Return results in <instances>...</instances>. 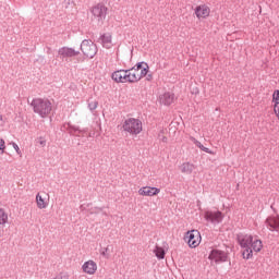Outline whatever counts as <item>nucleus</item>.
<instances>
[{
	"label": "nucleus",
	"instance_id": "nucleus-1",
	"mask_svg": "<svg viewBox=\"0 0 279 279\" xmlns=\"http://www.w3.org/2000/svg\"><path fill=\"white\" fill-rule=\"evenodd\" d=\"M238 242L243 248L242 255L245 259L252 258L253 252L258 253L263 248V242L257 236L251 234H238Z\"/></svg>",
	"mask_w": 279,
	"mask_h": 279
},
{
	"label": "nucleus",
	"instance_id": "nucleus-2",
	"mask_svg": "<svg viewBox=\"0 0 279 279\" xmlns=\"http://www.w3.org/2000/svg\"><path fill=\"white\" fill-rule=\"evenodd\" d=\"M31 107L33 108V111L43 119L49 117L51 114V110H53L51 101L43 98H34L31 102Z\"/></svg>",
	"mask_w": 279,
	"mask_h": 279
},
{
	"label": "nucleus",
	"instance_id": "nucleus-3",
	"mask_svg": "<svg viewBox=\"0 0 279 279\" xmlns=\"http://www.w3.org/2000/svg\"><path fill=\"white\" fill-rule=\"evenodd\" d=\"M122 129L130 135H138L143 131V124L138 119L129 118L123 122Z\"/></svg>",
	"mask_w": 279,
	"mask_h": 279
},
{
	"label": "nucleus",
	"instance_id": "nucleus-4",
	"mask_svg": "<svg viewBox=\"0 0 279 279\" xmlns=\"http://www.w3.org/2000/svg\"><path fill=\"white\" fill-rule=\"evenodd\" d=\"M90 13L93 15L92 20L102 25L108 14V8L102 3H98L90 9Z\"/></svg>",
	"mask_w": 279,
	"mask_h": 279
},
{
	"label": "nucleus",
	"instance_id": "nucleus-5",
	"mask_svg": "<svg viewBox=\"0 0 279 279\" xmlns=\"http://www.w3.org/2000/svg\"><path fill=\"white\" fill-rule=\"evenodd\" d=\"M111 78L116 83H135L132 70H119L112 73Z\"/></svg>",
	"mask_w": 279,
	"mask_h": 279
},
{
	"label": "nucleus",
	"instance_id": "nucleus-6",
	"mask_svg": "<svg viewBox=\"0 0 279 279\" xmlns=\"http://www.w3.org/2000/svg\"><path fill=\"white\" fill-rule=\"evenodd\" d=\"M80 49L83 52V54L89 59H93L98 51L97 46L89 39L83 40Z\"/></svg>",
	"mask_w": 279,
	"mask_h": 279
},
{
	"label": "nucleus",
	"instance_id": "nucleus-7",
	"mask_svg": "<svg viewBox=\"0 0 279 279\" xmlns=\"http://www.w3.org/2000/svg\"><path fill=\"white\" fill-rule=\"evenodd\" d=\"M223 214L219 210H205L204 218L207 222L216 226L222 222Z\"/></svg>",
	"mask_w": 279,
	"mask_h": 279
},
{
	"label": "nucleus",
	"instance_id": "nucleus-8",
	"mask_svg": "<svg viewBox=\"0 0 279 279\" xmlns=\"http://www.w3.org/2000/svg\"><path fill=\"white\" fill-rule=\"evenodd\" d=\"M184 240L190 247L195 248L199 245L202 236L198 230H191L186 232Z\"/></svg>",
	"mask_w": 279,
	"mask_h": 279
},
{
	"label": "nucleus",
	"instance_id": "nucleus-9",
	"mask_svg": "<svg viewBox=\"0 0 279 279\" xmlns=\"http://www.w3.org/2000/svg\"><path fill=\"white\" fill-rule=\"evenodd\" d=\"M209 259L214 260L217 264L223 263L228 260V255L226 252L215 248L210 252Z\"/></svg>",
	"mask_w": 279,
	"mask_h": 279
},
{
	"label": "nucleus",
	"instance_id": "nucleus-10",
	"mask_svg": "<svg viewBox=\"0 0 279 279\" xmlns=\"http://www.w3.org/2000/svg\"><path fill=\"white\" fill-rule=\"evenodd\" d=\"M58 53L61 59H69V58H74L80 54L78 51H75L73 48L69 47H62L58 50Z\"/></svg>",
	"mask_w": 279,
	"mask_h": 279
},
{
	"label": "nucleus",
	"instance_id": "nucleus-11",
	"mask_svg": "<svg viewBox=\"0 0 279 279\" xmlns=\"http://www.w3.org/2000/svg\"><path fill=\"white\" fill-rule=\"evenodd\" d=\"M209 14H210V9L205 4L198 5L195 9V15L198 20L207 19Z\"/></svg>",
	"mask_w": 279,
	"mask_h": 279
},
{
	"label": "nucleus",
	"instance_id": "nucleus-12",
	"mask_svg": "<svg viewBox=\"0 0 279 279\" xmlns=\"http://www.w3.org/2000/svg\"><path fill=\"white\" fill-rule=\"evenodd\" d=\"M61 131H62V132H66V131H68V133H70L71 135H75L76 132H77L78 134H83V133L87 132L86 129L80 130L78 126L72 125L71 123H64V124L61 126Z\"/></svg>",
	"mask_w": 279,
	"mask_h": 279
},
{
	"label": "nucleus",
	"instance_id": "nucleus-13",
	"mask_svg": "<svg viewBox=\"0 0 279 279\" xmlns=\"http://www.w3.org/2000/svg\"><path fill=\"white\" fill-rule=\"evenodd\" d=\"M82 269L84 274H88V276H94L97 270V264L94 260H87L83 264Z\"/></svg>",
	"mask_w": 279,
	"mask_h": 279
},
{
	"label": "nucleus",
	"instance_id": "nucleus-14",
	"mask_svg": "<svg viewBox=\"0 0 279 279\" xmlns=\"http://www.w3.org/2000/svg\"><path fill=\"white\" fill-rule=\"evenodd\" d=\"M160 193V189L144 186L138 190V194L142 196H155Z\"/></svg>",
	"mask_w": 279,
	"mask_h": 279
},
{
	"label": "nucleus",
	"instance_id": "nucleus-15",
	"mask_svg": "<svg viewBox=\"0 0 279 279\" xmlns=\"http://www.w3.org/2000/svg\"><path fill=\"white\" fill-rule=\"evenodd\" d=\"M266 226L270 231H276L279 233V217H268L266 220Z\"/></svg>",
	"mask_w": 279,
	"mask_h": 279
},
{
	"label": "nucleus",
	"instance_id": "nucleus-16",
	"mask_svg": "<svg viewBox=\"0 0 279 279\" xmlns=\"http://www.w3.org/2000/svg\"><path fill=\"white\" fill-rule=\"evenodd\" d=\"M149 71V66L147 63H145L144 68L140 71L136 72L135 70H132L134 83L138 82L141 78L145 77Z\"/></svg>",
	"mask_w": 279,
	"mask_h": 279
},
{
	"label": "nucleus",
	"instance_id": "nucleus-17",
	"mask_svg": "<svg viewBox=\"0 0 279 279\" xmlns=\"http://www.w3.org/2000/svg\"><path fill=\"white\" fill-rule=\"evenodd\" d=\"M99 40L104 48L110 49L112 47V36L109 33L101 35Z\"/></svg>",
	"mask_w": 279,
	"mask_h": 279
},
{
	"label": "nucleus",
	"instance_id": "nucleus-18",
	"mask_svg": "<svg viewBox=\"0 0 279 279\" xmlns=\"http://www.w3.org/2000/svg\"><path fill=\"white\" fill-rule=\"evenodd\" d=\"M174 101V95L171 93H165L160 96V104L170 106Z\"/></svg>",
	"mask_w": 279,
	"mask_h": 279
},
{
	"label": "nucleus",
	"instance_id": "nucleus-19",
	"mask_svg": "<svg viewBox=\"0 0 279 279\" xmlns=\"http://www.w3.org/2000/svg\"><path fill=\"white\" fill-rule=\"evenodd\" d=\"M194 169H195V166L191 162H184L180 166L181 172L185 174H191Z\"/></svg>",
	"mask_w": 279,
	"mask_h": 279
},
{
	"label": "nucleus",
	"instance_id": "nucleus-20",
	"mask_svg": "<svg viewBox=\"0 0 279 279\" xmlns=\"http://www.w3.org/2000/svg\"><path fill=\"white\" fill-rule=\"evenodd\" d=\"M36 203L39 209H44L49 206V203H47L39 193L36 195Z\"/></svg>",
	"mask_w": 279,
	"mask_h": 279
},
{
	"label": "nucleus",
	"instance_id": "nucleus-21",
	"mask_svg": "<svg viewBox=\"0 0 279 279\" xmlns=\"http://www.w3.org/2000/svg\"><path fill=\"white\" fill-rule=\"evenodd\" d=\"M272 100L276 102L275 104V112L277 117L279 118V90H275L272 95Z\"/></svg>",
	"mask_w": 279,
	"mask_h": 279
},
{
	"label": "nucleus",
	"instance_id": "nucleus-22",
	"mask_svg": "<svg viewBox=\"0 0 279 279\" xmlns=\"http://www.w3.org/2000/svg\"><path fill=\"white\" fill-rule=\"evenodd\" d=\"M8 223V213H5V209L0 208V225L5 226Z\"/></svg>",
	"mask_w": 279,
	"mask_h": 279
},
{
	"label": "nucleus",
	"instance_id": "nucleus-23",
	"mask_svg": "<svg viewBox=\"0 0 279 279\" xmlns=\"http://www.w3.org/2000/svg\"><path fill=\"white\" fill-rule=\"evenodd\" d=\"M156 256L159 258V259H163L165 258V255H166V252L162 247H159V246H156V248L154 250Z\"/></svg>",
	"mask_w": 279,
	"mask_h": 279
},
{
	"label": "nucleus",
	"instance_id": "nucleus-24",
	"mask_svg": "<svg viewBox=\"0 0 279 279\" xmlns=\"http://www.w3.org/2000/svg\"><path fill=\"white\" fill-rule=\"evenodd\" d=\"M87 107L92 112H94L98 107V101L97 100H88Z\"/></svg>",
	"mask_w": 279,
	"mask_h": 279
},
{
	"label": "nucleus",
	"instance_id": "nucleus-25",
	"mask_svg": "<svg viewBox=\"0 0 279 279\" xmlns=\"http://www.w3.org/2000/svg\"><path fill=\"white\" fill-rule=\"evenodd\" d=\"M145 64H147V63L146 62H140L134 68L129 69V70H135L136 72H140L144 68Z\"/></svg>",
	"mask_w": 279,
	"mask_h": 279
},
{
	"label": "nucleus",
	"instance_id": "nucleus-26",
	"mask_svg": "<svg viewBox=\"0 0 279 279\" xmlns=\"http://www.w3.org/2000/svg\"><path fill=\"white\" fill-rule=\"evenodd\" d=\"M5 153V141L3 138H0V155Z\"/></svg>",
	"mask_w": 279,
	"mask_h": 279
},
{
	"label": "nucleus",
	"instance_id": "nucleus-27",
	"mask_svg": "<svg viewBox=\"0 0 279 279\" xmlns=\"http://www.w3.org/2000/svg\"><path fill=\"white\" fill-rule=\"evenodd\" d=\"M108 251H109L108 247H104V248H101L100 254H101L104 257L109 258Z\"/></svg>",
	"mask_w": 279,
	"mask_h": 279
},
{
	"label": "nucleus",
	"instance_id": "nucleus-28",
	"mask_svg": "<svg viewBox=\"0 0 279 279\" xmlns=\"http://www.w3.org/2000/svg\"><path fill=\"white\" fill-rule=\"evenodd\" d=\"M71 277L66 272H61L56 279H70Z\"/></svg>",
	"mask_w": 279,
	"mask_h": 279
},
{
	"label": "nucleus",
	"instance_id": "nucleus-29",
	"mask_svg": "<svg viewBox=\"0 0 279 279\" xmlns=\"http://www.w3.org/2000/svg\"><path fill=\"white\" fill-rule=\"evenodd\" d=\"M191 141L198 147V148H203L204 145L201 144V142H198L196 138L191 137Z\"/></svg>",
	"mask_w": 279,
	"mask_h": 279
},
{
	"label": "nucleus",
	"instance_id": "nucleus-30",
	"mask_svg": "<svg viewBox=\"0 0 279 279\" xmlns=\"http://www.w3.org/2000/svg\"><path fill=\"white\" fill-rule=\"evenodd\" d=\"M12 146H13V148L15 149V151L17 153V155H22V153H21V148L19 147V145L16 144V143H12Z\"/></svg>",
	"mask_w": 279,
	"mask_h": 279
},
{
	"label": "nucleus",
	"instance_id": "nucleus-31",
	"mask_svg": "<svg viewBox=\"0 0 279 279\" xmlns=\"http://www.w3.org/2000/svg\"><path fill=\"white\" fill-rule=\"evenodd\" d=\"M201 150L207 153V154H210V155H215V153L213 150H210L209 148L205 147V146H202Z\"/></svg>",
	"mask_w": 279,
	"mask_h": 279
},
{
	"label": "nucleus",
	"instance_id": "nucleus-32",
	"mask_svg": "<svg viewBox=\"0 0 279 279\" xmlns=\"http://www.w3.org/2000/svg\"><path fill=\"white\" fill-rule=\"evenodd\" d=\"M0 126H5V119L0 114Z\"/></svg>",
	"mask_w": 279,
	"mask_h": 279
},
{
	"label": "nucleus",
	"instance_id": "nucleus-33",
	"mask_svg": "<svg viewBox=\"0 0 279 279\" xmlns=\"http://www.w3.org/2000/svg\"><path fill=\"white\" fill-rule=\"evenodd\" d=\"M39 144L45 147L47 145V141L43 140V138H39Z\"/></svg>",
	"mask_w": 279,
	"mask_h": 279
},
{
	"label": "nucleus",
	"instance_id": "nucleus-34",
	"mask_svg": "<svg viewBox=\"0 0 279 279\" xmlns=\"http://www.w3.org/2000/svg\"><path fill=\"white\" fill-rule=\"evenodd\" d=\"M146 80H147V81H151V80H153V75H151V74H148V75L146 76Z\"/></svg>",
	"mask_w": 279,
	"mask_h": 279
},
{
	"label": "nucleus",
	"instance_id": "nucleus-35",
	"mask_svg": "<svg viewBox=\"0 0 279 279\" xmlns=\"http://www.w3.org/2000/svg\"><path fill=\"white\" fill-rule=\"evenodd\" d=\"M161 141H162L163 143H167L168 138H167L166 136H162V137H161Z\"/></svg>",
	"mask_w": 279,
	"mask_h": 279
},
{
	"label": "nucleus",
	"instance_id": "nucleus-36",
	"mask_svg": "<svg viewBox=\"0 0 279 279\" xmlns=\"http://www.w3.org/2000/svg\"><path fill=\"white\" fill-rule=\"evenodd\" d=\"M96 209H97V210H99V211H101V210H102V208H99V207H97Z\"/></svg>",
	"mask_w": 279,
	"mask_h": 279
}]
</instances>
